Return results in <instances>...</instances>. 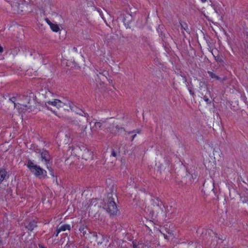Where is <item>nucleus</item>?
I'll use <instances>...</instances> for the list:
<instances>
[{
	"mask_svg": "<svg viewBox=\"0 0 248 248\" xmlns=\"http://www.w3.org/2000/svg\"><path fill=\"white\" fill-rule=\"evenodd\" d=\"M114 157H116L117 156V154L116 152H115V151H112V154H111Z\"/></svg>",
	"mask_w": 248,
	"mask_h": 248,
	"instance_id": "18",
	"label": "nucleus"
},
{
	"mask_svg": "<svg viewBox=\"0 0 248 248\" xmlns=\"http://www.w3.org/2000/svg\"><path fill=\"white\" fill-rule=\"evenodd\" d=\"M3 48L0 46V53H2L3 52Z\"/></svg>",
	"mask_w": 248,
	"mask_h": 248,
	"instance_id": "22",
	"label": "nucleus"
},
{
	"mask_svg": "<svg viewBox=\"0 0 248 248\" xmlns=\"http://www.w3.org/2000/svg\"><path fill=\"white\" fill-rule=\"evenodd\" d=\"M83 146L84 145H81L80 146L75 147L71 151V153L72 156H77L78 157L82 156V153L83 151Z\"/></svg>",
	"mask_w": 248,
	"mask_h": 248,
	"instance_id": "6",
	"label": "nucleus"
},
{
	"mask_svg": "<svg viewBox=\"0 0 248 248\" xmlns=\"http://www.w3.org/2000/svg\"><path fill=\"white\" fill-rule=\"evenodd\" d=\"M36 153L40 154L41 155V161L46 166L48 169H49L48 166L49 161V155L46 151L43 150L42 151L40 149L37 148L35 150Z\"/></svg>",
	"mask_w": 248,
	"mask_h": 248,
	"instance_id": "5",
	"label": "nucleus"
},
{
	"mask_svg": "<svg viewBox=\"0 0 248 248\" xmlns=\"http://www.w3.org/2000/svg\"><path fill=\"white\" fill-rule=\"evenodd\" d=\"M170 228V225L167 224L164 225V227L161 228L160 232L161 233H163L164 231H165L169 235H171L172 234V231H170L169 229Z\"/></svg>",
	"mask_w": 248,
	"mask_h": 248,
	"instance_id": "10",
	"label": "nucleus"
},
{
	"mask_svg": "<svg viewBox=\"0 0 248 248\" xmlns=\"http://www.w3.org/2000/svg\"><path fill=\"white\" fill-rule=\"evenodd\" d=\"M165 239H168V235L167 234H165L164 233H162ZM168 237H170V235H168Z\"/></svg>",
	"mask_w": 248,
	"mask_h": 248,
	"instance_id": "21",
	"label": "nucleus"
},
{
	"mask_svg": "<svg viewBox=\"0 0 248 248\" xmlns=\"http://www.w3.org/2000/svg\"><path fill=\"white\" fill-rule=\"evenodd\" d=\"M27 167L32 174L39 178H44L46 176V171L32 160L28 161Z\"/></svg>",
	"mask_w": 248,
	"mask_h": 248,
	"instance_id": "2",
	"label": "nucleus"
},
{
	"mask_svg": "<svg viewBox=\"0 0 248 248\" xmlns=\"http://www.w3.org/2000/svg\"><path fill=\"white\" fill-rule=\"evenodd\" d=\"M136 134L132 135V140H134V139L135 137L136 136Z\"/></svg>",
	"mask_w": 248,
	"mask_h": 248,
	"instance_id": "23",
	"label": "nucleus"
},
{
	"mask_svg": "<svg viewBox=\"0 0 248 248\" xmlns=\"http://www.w3.org/2000/svg\"><path fill=\"white\" fill-rule=\"evenodd\" d=\"M70 226L67 224H61L58 226L57 229V233L56 236H58V234L62 231L70 230Z\"/></svg>",
	"mask_w": 248,
	"mask_h": 248,
	"instance_id": "9",
	"label": "nucleus"
},
{
	"mask_svg": "<svg viewBox=\"0 0 248 248\" xmlns=\"http://www.w3.org/2000/svg\"><path fill=\"white\" fill-rule=\"evenodd\" d=\"M30 98L28 96L24 98V100L20 101L17 104L15 105V107L17 108L20 113H24L26 111H29V107L28 105L29 103Z\"/></svg>",
	"mask_w": 248,
	"mask_h": 248,
	"instance_id": "4",
	"label": "nucleus"
},
{
	"mask_svg": "<svg viewBox=\"0 0 248 248\" xmlns=\"http://www.w3.org/2000/svg\"><path fill=\"white\" fill-rule=\"evenodd\" d=\"M79 231L83 234V235H85L86 233V228L84 226L81 227L79 228Z\"/></svg>",
	"mask_w": 248,
	"mask_h": 248,
	"instance_id": "13",
	"label": "nucleus"
},
{
	"mask_svg": "<svg viewBox=\"0 0 248 248\" xmlns=\"http://www.w3.org/2000/svg\"><path fill=\"white\" fill-rule=\"evenodd\" d=\"M12 3V5L13 6H16V4H18V0H10Z\"/></svg>",
	"mask_w": 248,
	"mask_h": 248,
	"instance_id": "14",
	"label": "nucleus"
},
{
	"mask_svg": "<svg viewBox=\"0 0 248 248\" xmlns=\"http://www.w3.org/2000/svg\"><path fill=\"white\" fill-rule=\"evenodd\" d=\"M133 246L134 248H140L142 247V245L140 244L137 245L135 243H134Z\"/></svg>",
	"mask_w": 248,
	"mask_h": 248,
	"instance_id": "15",
	"label": "nucleus"
},
{
	"mask_svg": "<svg viewBox=\"0 0 248 248\" xmlns=\"http://www.w3.org/2000/svg\"><path fill=\"white\" fill-rule=\"evenodd\" d=\"M102 207L110 215H115L117 212V207L114 200L111 198H108L105 202Z\"/></svg>",
	"mask_w": 248,
	"mask_h": 248,
	"instance_id": "3",
	"label": "nucleus"
},
{
	"mask_svg": "<svg viewBox=\"0 0 248 248\" xmlns=\"http://www.w3.org/2000/svg\"><path fill=\"white\" fill-rule=\"evenodd\" d=\"M94 125L96 128H100L101 127V124L100 122H96L94 124Z\"/></svg>",
	"mask_w": 248,
	"mask_h": 248,
	"instance_id": "16",
	"label": "nucleus"
},
{
	"mask_svg": "<svg viewBox=\"0 0 248 248\" xmlns=\"http://www.w3.org/2000/svg\"><path fill=\"white\" fill-rule=\"evenodd\" d=\"M115 132L116 133H122L124 131L123 128L118 125L115 126Z\"/></svg>",
	"mask_w": 248,
	"mask_h": 248,
	"instance_id": "12",
	"label": "nucleus"
},
{
	"mask_svg": "<svg viewBox=\"0 0 248 248\" xmlns=\"http://www.w3.org/2000/svg\"><path fill=\"white\" fill-rule=\"evenodd\" d=\"M211 76L212 77V78H214V77H213V75H211Z\"/></svg>",
	"mask_w": 248,
	"mask_h": 248,
	"instance_id": "28",
	"label": "nucleus"
},
{
	"mask_svg": "<svg viewBox=\"0 0 248 248\" xmlns=\"http://www.w3.org/2000/svg\"><path fill=\"white\" fill-rule=\"evenodd\" d=\"M43 95V93H41V94H40V95Z\"/></svg>",
	"mask_w": 248,
	"mask_h": 248,
	"instance_id": "27",
	"label": "nucleus"
},
{
	"mask_svg": "<svg viewBox=\"0 0 248 248\" xmlns=\"http://www.w3.org/2000/svg\"><path fill=\"white\" fill-rule=\"evenodd\" d=\"M71 159H72V157H71L68 158L66 160V164H68L69 163H70V161L71 160Z\"/></svg>",
	"mask_w": 248,
	"mask_h": 248,
	"instance_id": "20",
	"label": "nucleus"
},
{
	"mask_svg": "<svg viewBox=\"0 0 248 248\" xmlns=\"http://www.w3.org/2000/svg\"><path fill=\"white\" fill-rule=\"evenodd\" d=\"M83 149L81 158L86 160L92 158V152L88 149L85 145L83 146Z\"/></svg>",
	"mask_w": 248,
	"mask_h": 248,
	"instance_id": "7",
	"label": "nucleus"
},
{
	"mask_svg": "<svg viewBox=\"0 0 248 248\" xmlns=\"http://www.w3.org/2000/svg\"><path fill=\"white\" fill-rule=\"evenodd\" d=\"M46 22L53 31L58 32L61 30L60 26L56 23L51 22L48 19L46 20Z\"/></svg>",
	"mask_w": 248,
	"mask_h": 248,
	"instance_id": "8",
	"label": "nucleus"
},
{
	"mask_svg": "<svg viewBox=\"0 0 248 248\" xmlns=\"http://www.w3.org/2000/svg\"><path fill=\"white\" fill-rule=\"evenodd\" d=\"M6 173V171L4 170H0V181H2L4 179Z\"/></svg>",
	"mask_w": 248,
	"mask_h": 248,
	"instance_id": "11",
	"label": "nucleus"
},
{
	"mask_svg": "<svg viewBox=\"0 0 248 248\" xmlns=\"http://www.w3.org/2000/svg\"><path fill=\"white\" fill-rule=\"evenodd\" d=\"M212 245H213V246H216V243H215V242H214V243H213Z\"/></svg>",
	"mask_w": 248,
	"mask_h": 248,
	"instance_id": "25",
	"label": "nucleus"
},
{
	"mask_svg": "<svg viewBox=\"0 0 248 248\" xmlns=\"http://www.w3.org/2000/svg\"><path fill=\"white\" fill-rule=\"evenodd\" d=\"M215 239V241H217V237H215V239Z\"/></svg>",
	"mask_w": 248,
	"mask_h": 248,
	"instance_id": "26",
	"label": "nucleus"
},
{
	"mask_svg": "<svg viewBox=\"0 0 248 248\" xmlns=\"http://www.w3.org/2000/svg\"><path fill=\"white\" fill-rule=\"evenodd\" d=\"M202 2L205 3L206 2L207 0H200Z\"/></svg>",
	"mask_w": 248,
	"mask_h": 248,
	"instance_id": "24",
	"label": "nucleus"
},
{
	"mask_svg": "<svg viewBox=\"0 0 248 248\" xmlns=\"http://www.w3.org/2000/svg\"><path fill=\"white\" fill-rule=\"evenodd\" d=\"M63 136H64V134L62 133H59L58 135H57L56 138L57 139H59V137H63Z\"/></svg>",
	"mask_w": 248,
	"mask_h": 248,
	"instance_id": "17",
	"label": "nucleus"
},
{
	"mask_svg": "<svg viewBox=\"0 0 248 248\" xmlns=\"http://www.w3.org/2000/svg\"><path fill=\"white\" fill-rule=\"evenodd\" d=\"M45 92H46V94L47 97H48V96L51 95V93H50V92H49V91H48V92L45 91Z\"/></svg>",
	"mask_w": 248,
	"mask_h": 248,
	"instance_id": "19",
	"label": "nucleus"
},
{
	"mask_svg": "<svg viewBox=\"0 0 248 248\" xmlns=\"http://www.w3.org/2000/svg\"><path fill=\"white\" fill-rule=\"evenodd\" d=\"M44 102L47 108L50 110H52L50 106H53L58 108H62L63 109L68 111L70 110L75 111L74 104L70 100H65L62 102L58 99H54L52 101L46 100Z\"/></svg>",
	"mask_w": 248,
	"mask_h": 248,
	"instance_id": "1",
	"label": "nucleus"
}]
</instances>
